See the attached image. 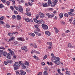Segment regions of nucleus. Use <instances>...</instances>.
<instances>
[{"mask_svg":"<svg viewBox=\"0 0 75 75\" xmlns=\"http://www.w3.org/2000/svg\"><path fill=\"white\" fill-rule=\"evenodd\" d=\"M36 18H34L33 20L34 22L39 24H45V22L42 20H41L38 21L37 19L39 17V15H36Z\"/></svg>","mask_w":75,"mask_h":75,"instance_id":"obj_1","label":"nucleus"},{"mask_svg":"<svg viewBox=\"0 0 75 75\" xmlns=\"http://www.w3.org/2000/svg\"><path fill=\"white\" fill-rule=\"evenodd\" d=\"M42 27L43 28L44 30H46L48 28V25H47L44 24H42Z\"/></svg>","mask_w":75,"mask_h":75,"instance_id":"obj_2","label":"nucleus"},{"mask_svg":"<svg viewBox=\"0 0 75 75\" xmlns=\"http://www.w3.org/2000/svg\"><path fill=\"white\" fill-rule=\"evenodd\" d=\"M60 60V59L59 58H58L57 59V60H55L54 61V62L55 64H57V65H59L61 64V62L59 61Z\"/></svg>","mask_w":75,"mask_h":75,"instance_id":"obj_3","label":"nucleus"},{"mask_svg":"<svg viewBox=\"0 0 75 75\" xmlns=\"http://www.w3.org/2000/svg\"><path fill=\"white\" fill-rule=\"evenodd\" d=\"M3 50H0V54L1 55H3L4 57H6L7 55V52H3Z\"/></svg>","mask_w":75,"mask_h":75,"instance_id":"obj_4","label":"nucleus"},{"mask_svg":"<svg viewBox=\"0 0 75 75\" xmlns=\"http://www.w3.org/2000/svg\"><path fill=\"white\" fill-rule=\"evenodd\" d=\"M24 20H25V21L26 22H30V23H32L33 22V20L30 19L29 18H23Z\"/></svg>","mask_w":75,"mask_h":75,"instance_id":"obj_5","label":"nucleus"},{"mask_svg":"<svg viewBox=\"0 0 75 75\" xmlns=\"http://www.w3.org/2000/svg\"><path fill=\"white\" fill-rule=\"evenodd\" d=\"M48 18H52L53 17H54V15H51L50 13H47L46 14Z\"/></svg>","mask_w":75,"mask_h":75,"instance_id":"obj_6","label":"nucleus"},{"mask_svg":"<svg viewBox=\"0 0 75 75\" xmlns=\"http://www.w3.org/2000/svg\"><path fill=\"white\" fill-rule=\"evenodd\" d=\"M30 47H33V46L35 48H37V45H36V44H35V43L34 44L31 43L30 44Z\"/></svg>","mask_w":75,"mask_h":75,"instance_id":"obj_7","label":"nucleus"},{"mask_svg":"<svg viewBox=\"0 0 75 75\" xmlns=\"http://www.w3.org/2000/svg\"><path fill=\"white\" fill-rule=\"evenodd\" d=\"M17 40L19 41H24V39L21 38H17Z\"/></svg>","mask_w":75,"mask_h":75,"instance_id":"obj_8","label":"nucleus"},{"mask_svg":"<svg viewBox=\"0 0 75 75\" xmlns=\"http://www.w3.org/2000/svg\"><path fill=\"white\" fill-rule=\"evenodd\" d=\"M19 10L20 12H21L22 13H23V8L21 6H19Z\"/></svg>","mask_w":75,"mask_h":75,"instance_id":"obj_9","label":"nucleus"},{"mask_svg":"<svg viewBox=\"0 0 75 75\" xmlns=\"http://www.w3.org/2000/svg\"><path fill=\"white\" fill-rule=\"evenodd\" d=\"M19 64L22 67H23L24 66V63L23 62H21V61H20L19 62Z\"/></svg>","mask_w":75,"mask_h":75,"instance_id":"obj_10","label":"nucleus"},{"mask_svg":"<svg viewBox=\"0 0 75 75\" xmlns=\"http://www.w3.org/2000/svg\"><path fill=\"white\" fill-rule=\"evenodd\" d=\"M39 15L40 16L41 18H42L44 17H45V15L43 14L42 13H40L39 14Z\"/></svg>","mask_w":75,"mask_h":75,"instance_id":"obj_11","label":"nucleus"},{"mask_svg":"<svg viewBox=\"0 0 75 75\" xmlns=\"http://www.w3.org/2000/svg\"><path fill=\"white\" fill-rule=\"evenodd\" d=\"M58 58H59L58 57H56L55 56H54L52 57V59H53V60H55V59H57H57Z\"/></svg>","mask_w":75,"mask_h":75,"instance_id":"obj_12","label":"nucleus"},{"mask_svg":"<svg viewBox=\"0 0 75 75\" xmlns=\"http://www.w3.org/2000/svg\"><path fill=\"white\" fill-rule=\"evenodd\" d=\"M21 17L20 15H18L16 16V18L18 20L20 21L21 20Z\"/></svg>","mask_w":75,"mask_h":75,"instance_id":"obj_13","label":"nucleus"},{"mask_svg":"<svg viewBox=\"0 0 75 75\" xmlns=\"http://www.w3.org/2000/svg\"><path fill=\"white\" fill-rule=\"evenodd\" d=\"M8 51H10L11 55H12V54L13 55H14V54H13V53H14V52H13V51H12L11 50V49H8Z\"/></svg>","mask_w":75,"mask_h":75,"instance_id":"obj_14","label":"nucleus"},{"mask_svg":"<svg viewBox=\"0 0 75 75\" xmlns=\"http://www.w3.org/2000/svg\"><path fill=\"white\" fill-rule=\"evenodd\" d=\"M45 34L47 35H50V31H49L48 30L46 31L45 32Z\"/></svg>","mask_w":75,"mask_h":75,"instance_id":"obj_15","label":"nucleus"},{"mask_svg":"<svg viewBox=\"0 0 75 75\" xmlns=\"http://www.w3.org/2000/svg\"><path fill=\"white\" fill-rule=\"evenodd\" d=\"M14 37L11 38L8 40V42H10V41H13L14 40Z\"/></svg>","mask_w":75,"mask_h":75,"instance_id":"obj_16","label":"nucleus"},{"mask_svg":"<svg viewBox=\"0 0 75 75\" xmlns=\"http://www.w3.org/2000/svg\"><path fill=\"white\" fill-rule=\"evenodd\" d=\"M6 58L8 59H11V57L10 56V54H8L7 55Z\"/></svg>","mask_w":75,"mask_h":75,"instance_id":"obj_17","label":"nucleus"},{"mask_svg":"<svg viewBox=\"0 0 75 75\" xmlns=\"http://www.w3.org/2000/svg\"><path fill=\"white\" fill-rule=\"evenodd\" d=\"M52 3V2L50 0H49L47 1L48 6H50V4H51Z\"/></svg>","mask_w":75,"mask_h":75,"instance_id":"obj_18","label":"nucleus"},{"mask_svg":"<svg viewBox=\"0 0 75 75\" xmlns=\"http://www.w3.org/2000/svg\"><path fill=\"white\" fill-rule=\"evenodd\" d=\"M55 4H56L55 3H52L51 4V6L52 7H54L55 6Z\"/></svg>","mask_w":75,"mask_h":75,"instance_id":"obj_19","label":"nucleus"},{"mask_svg":"<svg viewBox=\"0 0 75 75\" xmlns=\"http://www.w3.org/2000/svg\"><path fill=\"white\" fill-rule=\"evenodd\" d=\"M68 14L70 16H74L75 15V14L74 13H72L71 12H68Z\"/></svg>","mask_w":75,"mask_h":75,"instance_id":"obj_20","label":"nucleus"},{"mask_svg":"<svg viewBox=\"0 0 75 75\" xmlns=\"http://www.w3.org/2000/svg\"><path fill=\"white\" fill-rule=\"evenodd\" d=\"M58 72L59 74H60V75H63V74L61 72V70H60V69H58Z\"/></svg>","mask_w":75,"mask_h":75,"instance_id":"obj_21","label":"nucleus"},{"mask_svg":"<svg viewBox=\"0 0 75 75\" xmlns=\"http://www.w3.org/2000/svg\"><path fill=\"white\" fill-rule=\"evenodd\" d=\"M27 48L25 46H23V47H21V49L22 50H23V51H24V50H27Z\"/></svg>","mask_w":75,"mask_h":75,"instance_id":"obj_22","label":"nucleus"},{"mask_svg":"<svg viewBox=\"0 0 75 75\" xmlns=\"http://www.w3.org/2000/svg\"><path fill=\"white\" fill-rule=\"evenodd\" d=\"M26 74V72H25V71H22L21 73V75H25V74Z\"/></svg>","mask_w":75,"mask_h":75,"instance_id":"obj_23","label":"nucleus"},{"mask_svg":"<svg viewBox=\"0 0 75 75\" xmlns=\"http://www.w3.org/2000/svg\"><path fill=\"white\" fill-rule=\"evenodd\" d=\"M29 35H30L32 37H34L35 36V34L33 33H29Z\"/></svg>","mask_w":75,"mask_h":75,"instance_id":"obj_24","label":"nucleus"},{"mask_svg":"<svg viewBox=\"0 0 75 75\" xmlns=\"http://www.w3.org/2000/svg\"><path fill=\"white\" fill-rule=\"evenodd\" d=\"M60 16V18H61L63 17V16H64V14L63 13H60L59 14Z\"/></svg>","mask_w":75,"mask_h":75,"instance_id":"obj_25","label":"nucleus"},{"mask_svg":"<svg viewBox=\"0 0 75 75\" xmlns=\"http://www.w3.org/2000/svg\"><path fill=\"white\" fill-rule=\"evenodd\" d=\"M44 75H48V72L46 71H45L43 73Z\"/></svg>","mask_w":75,"mask_h":75,"instance_id":"obj_26","label":"nucleus"},{"mask_svg":"<svg viewBox=\"0 0 75 75\" xmlns=\"http://www.w3.org/2000/svg\"><path fill=\"white\" fill-rule=\"evenodd\" d=\"M26 15L28 16H31V12H29L28 13H26Z\"/></svg>","mask_w":75,"mask_h":75,"instance_id":"obj_27","label":"nucleus"},{"mask_svg":"<svg viewBox=\"0 0 75 75\" xmlns=\"http://www.w3.org/2000/svg\"><path fill=\"white\" fill-rule=\"evenodd\" d=\"M13 44L14 45H17V44H18V42L17 41H14L13 42Z\"/></svg>","mask_w":75,"mask_h":75,"instance_id":"obj_28","label":"nucleus"},{"mask_svg":"<svg viewBox=\"0 0 75 75\" xmlns=\"http://www.w3.org/2000/svg\"><path fill=\"white\" fill-rule=\"evenodd\" d=\"M68 47L69 48H71L72 47V45L70 43H69L68 44Z\"/></svg>","mask_w":75,"mask_h":75,"instance_id":"obj_29","label":"nucleus"},{"mask_svg":"<svg viewBox=\"0 0 75 75\" xmlns=\"http://www.w3.org/2000/svg\"><path fill=\"white\" fill-rule=\"evenodd\" d=\"M33 57L34 58L36 59H37V60H40V59L38 58L36 56H34Z\"/></svg>","mask_w":75,"mask_h":75,"instance_id":"obj_30","label":"nucleus"},{"mask_svg":"<svg viewBox=\"0 0 75 75\" xmlns=\"http://www.w3.org/2000/svg\"><path fill=\"white\" fill-rule=\"evenodd\" d=\"M48 5L47 3H45L43 5V6L44 7H47Z\"/></svg>","mask_w":75,"mask_h":75,"instance_id":"obj_31","label":"nucleus"},{"mask_svg":"<svg viewBox=\"0 0 75 75\" xmlns=\"http://www.w3.org/2000/svg\"><path fill=\"white\" fill-rule=\"evenodd\" d=\"M47 44L49 45H50V46H51L52 45V43L50 42H47Z\"/></svg>","mask_w":75,"mask_h":75,"instance_id":"obj_32","label":"nucleus"},{"mask_svg":"<svg viewBox=\"0 0 75 75\" xmlns=\"http://www.w3.org/2000/svg\"><path fill=\"white\" fill-rule=\"evenodd\" d=\"M8 35H9V36H13V33H8Z\"/></svg>","mask_w":75,"mask_h":75,"instance_id":"obj_33","label":"nucleus"},{"mask_svg":"<svg viewBox=\"0 0 75 75\" xmlns=\"http://www.w3.org/2000/svg\"><path fill=\"white\" fill-rule=\"evenodd\" d=\"M4 19V17L1 16V17L0 18V21H2Z\"/></svg>","mask_w":75,"mask_h":75,"instance_id":"obj_34","label":"nucleus"},{"mask_svg":"<svg viewBox=\"0 0 75 75\" xmlns=\"http://www.w3.org/2000/svg\"><path fill=\"white\" fill-rule=\"evenodd\" d=\"M30 10V8H27L26 9V12H27V13L28 12V11H29Z\"/></svg>","mask_w":75,"mask_h":75,"instance_id":"obj_35","label":"nucleus"},{"mask_svg":"<svg viewBox=\"0 0 75 75\" xmlns=\"http://www.w3.org/2000/svg\"><path fill=\"white\" fill-rule=\"evenodd\" d=\"M47 58V55H46L43 57V60H44V59H46V58Z\"/></svg>","mask_w":75,"mask_h":75,"instance_id":"obj_36","label":"nucleus"},{"mask_svg":"<svg viewBox=\"0 0 75 75\" xmlns=\"http://www.w3.org/2000/svg\"><path fill=\"white\" fill-rule=\"evenodd\" d=\"M8 62L6 61H4V64H5L6 65H7L8 64Z\"/></svg>","mask_w":75,"mask_h":75,"instance_id":"obj_37","label":"nucleus"},{"mask_svg":"<svg viewBox=\"0 0 75 75\" xmlns=\"http://www.w3.org/2000/svg\"><path fill=\"white\" fill-rule=\"evenodd\" d=\"M25 65H29V63L27 62V61H26Z\"/></svg>","mask_w":75,"mask_h":75,"instance_id":"obj_38","label":"nucleus"},{"mask_svg":"<svg viewBox=\"0 0 75 75\" xmlns=\"http://www.w3.org/2000/svg\"><path fill=\"white\" fill-rule=\"evenodd\" d=\"M12 18L13 20L15 19L16 18V16L15 15H13L12 16Z\"/></svg>","mask_w":75,"mask_h":75,"instance_id":"obj_39","label":"nucleus"},{"mask_svg":"<svg viewBox=\"0 0 75 75\" xmlns=\"http://www.w3.org/2000/svg\"><path fill=\"white\" fill-rule=\"evenodd\" d=\"M42 75V72H40L37 74V75Z\"/></svg>","mask_w":75,"mask_h":75,"instance_id":"obj_40","label":"nucleus"},{"mask_svg":"<svg viewBox=\"0 0 75 75\" xmlns=\"http://www.w3.org/2000/svg\"><path fill=\"white\" fill-rule=\"evenodd\" d=\"M64 16H65V17H68V14L67 13H65L64 14Z\"/></svg>","mask_w":75,"mask_h":75,"instance_id":"obj_41","label":"nucleus"},{"mask_svg":"<svg viewBox=\"0 0 75 75\" xmlns=\"http://www.w3.org/2000/svg\"><path fill=\"white\" fill-rule=\"evenodd\" d=\"M61 23L62 24H65V22L63 21H60Z\"/></svg>","mask_w":75,"mask_h":75,"instance_id":"obj_42","label":"nucleus"},{"mask_svg":"<svg viewBox=\"0 0 75 75\" xmlns=\"http://www.w3.org/2000/svg\"><path fill=\"white\" fill-rule=\"evenodd\" d=\"M14 65L16 66H17L18 65V63L17 62H15V63Z\"/></svg>","mask_w":75,"mask_h":75,"instance_id":"obj_43","label":"nucleus"},{"mask_svg":"<svg viewBox=\"0 0 75 75\" xmlns=\"http://www.w3.org/2000/svg\"><path fill=\"white\" fill-rule=\"evenodd\" d=\"M6 27H7V28H10V26L9 24H7L6 25Z\"/></svg>","mask_w":75,"mask_h":75,"instance_id":"obj_44","label":"nucleus"},{"mask_svg":"<svg viewBox=\"0 0 75 75\" xmlns=\"http://www.w3.org/2000/svg\"><path fill=\"white\" fill-rule=\"evenodd\" d=\"M75 10H74V9H71L70 10V12H74V11Z\"/></svg>","mask_w":75,"mask_h":75,"instance_id":"obj_45","label":"nucleus"},{"mask_svg":"<svg viewBox=\"0 0 75 75\" xmlns=\"http://www.w3.org/2000/svg\"><path fill=\"white\" fill-rule=\"evenodd\" d=\"M14 13L15 14H18V12L16 11H14Z\"/></svg>","mask_w":75,"mask_h":75,"instance_id":"obj_46","label":"nucleus"},{"mask_svg":"<svg viewBox=\"0 0 75 75\" xmlns=\"http://www.w3.org/2000/svg\"><path fill=\"white\" fill-rule=\"evenodd\" d=\"M13 62V61L11 60H9L8 63L9 64H11Z\"/></svg>","mask_w":75,"mask_h":75,"instance_id":"obj_47","label":"nucleus"},{"mask_svg":"<svg viewBox=\"0 0 75 75\" xmlns=\"http://www.w3.org/2000/svg\"><path fill=\"white\" fill-rule=\"evenodd\" d=\"M16 75H20V73L18 71H17L16 73Z\"/></svg>","mask_w":75,"mask_h":75,"instance_id":"obj_48","label":"nucleus"},{"mask_svg":"<svg viewBox=\"0 0 75 75\" xmlns=\"http://www.w3.org/2000/svg\"><path fill=\"white\" fill-rule=\"evenodd\" d=\"M2 7H4V6L2 4H0V8H2Z\"/></svg>","mask_w":75,"mask_h":75,"instance_id":"obj_49","label":"nucleus"},{"mask_svg":"<svg viewBox=\"0 0 75 75\" xmlns=\"http://www.w3.org/2000/svg\"><path fill=\"white\" fill-rule=\"evenodd\" d=\"M14 69L15 70H17L18 69V67H15L14 68Z\"/></svg>","mask_w":75,"mask_h":75,"instance_id":"obj_50","label":"nucleus"},{"mask_svg":"<svg viewBox=\"0 0 75 75\" xmlns=\"http://www.w3.org/2000/svg\"><path fill=\"white\" fill-rule=\"evenodd\" d=\"M34 33L35 34L37 35L38 34V33L37 31L35 30L34 31Z\"/></svg>","mask_w":75,"mask_h":75,"instance_id":"obj_51","label":"nucleus"},{"mask_svg":"<svg viewBox=\"0 0 75 75\" xmlns=\"http://www.w3.org/2000/svg\"><path fill=\"white\" fill-rule=\"evenodd\" d=\"M23 0H21V1H19V3L20 4H21V3H23Z\"/></svg>","mask_w":75,"mask_h":75,"instance_id":"obj_52","label":"nucleus"},{"mask_svg":"<svg viewBox=\"0 0 75 75\" xmlns=\"http://www.w3.org/2000/svg\"><path fill=\"white\" fill-rule=\"evenodd\" d=\"M59 32V30L58 29H57V30H55V32L56 33H58Z\"/></svg>","mask_w":75,"mask_h":75,"instance_id":"obj_53","label":"nucleus"},{"mask_svg":"<svg viewBox=\"0 0 75 75\" xmlns=\"http://www.w3.org/2000/svg\"><path fill=\"white\" fill-rule=\"evenodd\" d=\"M44 69L45 71H48V67H45V68Z\"/></svg>","mask_w":75,"mask_h":75,"instance_id":"obj_54","label":"nucleus"},{"mask_svg":"<svg viewBox=\"0 0 75 75\" xmlns=\"http://www.w3.org/2000/svg\"><path fill=\"white\" fill-rule=\"evenodd\" d=\"M6 4H7V5L9 6V5H10V2L8 1H7L6 3Z\"/></svg>","mask_w":75,"mask_h":75,"instance_id":"obj_55","label":"nucleus"},{"mask_svg":"<svg viewBox=\"0 0 75 75\" xmlns=\"http://www.w3.org/2000/svg\"><path fill=\"white\" fill-rule=\"evenodd\" d=\"M0 49H1L2 50H6V49H5V48H4V47H0Z\"/></svg>","mask_w":75,"mask_h":75,"instance_id":"obj_56","label":"nucleus"},{"mask_svg":"<svg viewBox=\"0 0 75 75\" xmlns=\"http://www.w3.org/2000/svg\"><path fill=\"white\" fill-rule=\"evenodd\" d=\"M48 48L49 50H51L52 49V47H51V46H49L48 47Z\"/></svg>","mask_w":75,"mask_h":75,"instance_id":"obj_57","label":"nucleus"},{"mask_svg":"<svg viewBox=\"0 0 75 75\" xmlns=\"http://www.w3.org/2000/svg\"><path fill=\"white\" fill-rule=\"evenodd\" d=\"M10 8L11 10H14V7H13V6H10Z\"/></svg>","mask_w":75,"mask_h":75,"instance_id":"obj_58","label":"nucleus"},{"mask_svg":"<svg viewBox=\"0 0 75 75\" xmlns=\"http://www.w3.org/2000/svg\"><path fill=\"white\" fill-rule=\"evenodd\" d=\"M2 2L4 3H5L6 2V0H1Z\"/></svg>","mask_w":75,"mask_h":75,"instance_id":"obj_59","label":"nucleus"},{"mask_svg":"<svg viewBox=\"0 0 75 75\" xmlns=\"http://www.w3.org/2000/svg\"><path fill=\"white\" fill-rule=\"evenodd\" d=\"M66 74H69V71H66Z\"/></svg>","mask_w":75,"mask_h":75,"instance_id":"obj_60","label":"nucleus"},{"mask_svg":"<svg viewBox=\"0 0 75 75\" xmlns=\"http://www.w3.org/2000/svg\"><path fill=\"white\" fill-rule=\"evenodd\" d=\"M0 23L2 24H4V22L3 21H1Z\"/></svg>","mask_w":75,"mask_h":75,"instance_id":"obj_61","label":"nucleus"},{"mask_svg":"<svg viewBox=\"0 0 75 75\" xmlns=\"http://www.w3.org/2000/svg\"><path fill=\"white\" fill-rule=\"evenodd\" d=\"M28 4L30 6H32V4L30 2H28Z\"/></svg>","mask_w":75,"mask_h":75,"instance_id":"obj_62","label":"nucleus"},{"mask_svg":"<svg viewBox=\"0 0 75 75\" xmlns=\"http://www.w3.org/2000/svg\"><path fill=\"white\" fill-rule=\"evenodd\" d=\"M54 3H55L58 2V1L57 0H54Z\"/></svg>","mask_w":75,"mask_h":75,"instance_id":"obj_63","label":"nucleus"},{"mask_svg":"<svg viewBox=\"0 0 75 75\" xmlns=\"http://www.w3.org/2000/svg\"><path fill=\"white\" fill-rule=\"evenodd\" d=\"M49 65H51L52 66V62H50L49 63Z\"/></svg>","mask_w":75,"mask_h":75,"instance_id":"obj_64","label":"nucleus"}]
</instances>
